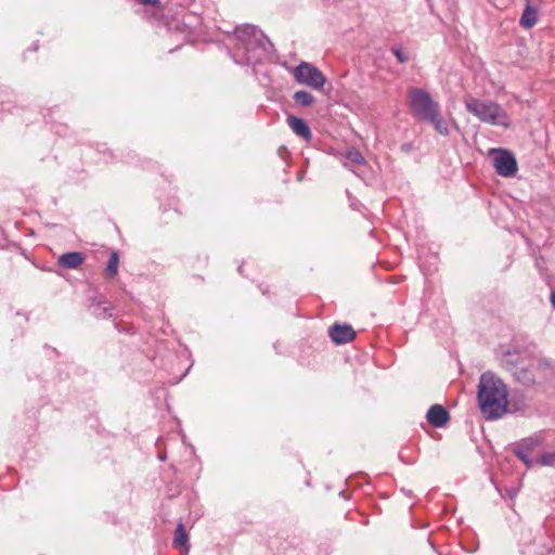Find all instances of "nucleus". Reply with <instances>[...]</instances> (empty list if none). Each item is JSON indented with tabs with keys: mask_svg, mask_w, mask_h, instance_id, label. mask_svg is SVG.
<instances>
[{
	"mask_svg": "<svg viewBox=\"0 0 555 555\" xmlns=\"http://www.w3.org/2000/svg\"><path fill=\"white\" fill-rule=\"evenodd\" d=\"M500 361L502 366L512 373L525 359L522 358V352L518 349H506L502 352Z\"/></svg>",
	"mask_w": 555,
	"mask_h": 555,
	"instance_id": "obj_11",
	"label": "nucleus"
},
{
	"mask_svg": "<svg viewBox=\"0 0 555 555\" xmlns=\"http://www.w3.org/2000/svg\"><path fill=\"white\" fill-rule=\"evenodd\" d=\"M550 365H551L550 362L546 360L539 361V366H541V367H548Z\"/></svg>",
	"mask_w": 555,
	"mask_h": 555,
	"instance_id": "obj_25",
	"label": "nucleus"
},
{
	"mask_svg": "<svg viewBox=\"0 0 555 555\" xmlns=\"http://www.w3.org/2000/svg\"><path fill=\"white\" fill-rule=\"evenodd\" d=\"M538 10L537 5L526 4L519 20V25L525 29L532 28L538 22Z\"/></svg>",
	"mask_w": 555,
	"mask_h": 555,
	"instance_id": "obj_15",
	"label": "nucleus"
},
{
	"mask_svg": "<svg viewBox=\"0 0 555 555\" xmlns=\"http://www.w3.org/2000/svg\"><path fill=\"white\" fill-rule=\"evenodd\" d=\"M328 336L335 344L341 345L351 341L356 336V332L350 325L334 324L328 328Z\"/></svg>",
	"mask_w": 555,
	"mask_h": 555,
	"instance_id": "obj_8",
	"label": "nucleus"
},
{
	"mask_svg": "<svg viewBox=\"0 0 555 555\" xmlns=\"http://www.w3.org/2000/svg\"><path fill=\"white\" fill-rule=\"evenodd\" d=\"M286 121H287L288 127L292 129V131L296 135H298L302 140H305L306 142L311 141L312 132H311L308 124L304 119L293 116V115H289V116H287Z\"/></svg>",
	"mask_w": 555,
	"mask_h": 555,
	"instance_id": "obj_10",
	"label": "nucleus"
},
{
	"mask_svg": "<svg viewBox=\"0 0 555 555\" xmlns=\"http://www.w3.org/2000/svg\"><path fill=\"white\" fill-rule=\"evenodd\" d=\"M293 99L295 103L300 107H308L315 101L314 96L310 92L304 90L296 91L293 95Z\"/></svg>",
	"mask_w": 555,
	"mask_h": 555,
	"instance_id": "obj_18",
	"label": "nucleus"
},
{
	"mask_svg": "<svg viewBox=\"0 0 555 555\" xmlns=\"http://www.w3.org/2000/svg\"><path fill=\"white\" fill-rule=\"evenodd\" d=\"M119 255L117 251H112L105 268V274L114 278L118 272Z\"/></svg>",
	"mask_w": 555,
	"mask_h": 555,
	"instance_id": "obj_19",
	"label": "nucleus"
},
{
	"mask_svg": "<svg viewBox=\"0 0 555 555\" xmlns=\"http://www.w3.org/2000/svg\"><path fill=\"white\" fill-rule=\"evenodd\" d=\"M506 492H507L509 498H513V496L516 495V492L513 489H508V490H506Z\"/></svg>",
	"mask_w": 555,
	"mask_h": 555,
	"instance_id": "obj_27",
	"label": "nucleus"
},
{
	"mask_svg": "<svg viewBox=\"0 0 555 555\" xmlns=\"http://www.w3.org/2000/svg\"><path fill=\"white\" fill-rule=\"evenodd\" d=\"M90 307L93 308V314L96 318L104 319L113 315V306L103 296L92 299Z\"/></svg>",
	"mask_w": 555,
	"mask_h": 555,
	"instance_id": "obj_14",
	"label": "nucleus"
},
{
	"mask_svg": "<svg viewBox=\"0 0 555 555\" xmlns=\"http://www.w3.org/2000/svg\"><path fill=\"white\" fill-rule=\"evenodd\" d=\"M234 35L236 42L231 55L236 64L256 65L268 54L271 42L256 26L249 24L237 26Z\"/></svg>",
	"mask_w": 555,
	"mask_h": 555,
	"instance_id": "obj_1",
	"label": "nucleus"
},
{
	"mask_svg": "<svg viewBox=\"0 0 555 555\" xmlns=\"http://www.w3.org/2000/svg\"><path fill=\"white\" fill-rule=\"evenodd\" d=\"M465 107L482 122L505 128L509 126V119L505 111L492 101L469 98L465 101Z\"/></svg>",
	"mask_w": 555,
	"mask_h": 555,
	"instance_id": "obj_3",
	"label": "nucleus"
},
{
	"mask_svg": "<svg viewBox=\"0 0 555 555\" xmlns=\"http://www.w3.org/2000/svg\"><path fill=\"white\" fill-rule=\"evenodd\" d=\"M392 53L397 57L398 62L404 64L409 61V56L401 50L399 47H393L391 49Z\"/></svg>",
	"mask_w": 555,
	"mask_h": 555,
	"instance_id": "obj_22",
	"label": "nucleus"
},
{
	"mask_svg": "<svg viewBox=\"0 0 555 555\" xmlns=\"http://www.w3.org/2000/svg\"><path fill=\"white\" fill-rule=\"evenodd\" d=\"M506 385L491 372L481 374L478 384V405L488 421L503 416L508 406Z\"/></svg>",
	"mask_w": 555,
	"mask_h": 555,
	"instance_id": "obj_2",
	"label": "nucleus"
},
{
	"mask_svg": "<svg viewBox=\"0 0 555 555\" xmlns=\"http://www.w3.org/2000/svg\"><path fill=\"white\" fill-rule=\"evenodd\" d=\"M493 166L496 172L502 177H513L517 170V160L515 156L506 150H493Z\"/></svg>",
	"mask_w": 555,
	"mask_h": 555,
	"instance_id": "obj_7",
	"label": "nucleus"
},
{
	"mask_svg": "<svg viewBox=\"0 0 555 555\" xmlns=\"http://www.w3.org/2000/svg\"><path fill=\"white\" fill-rule=\"evenodd\" d=\"M426 420L431 426L439 428L449 422L450 415L444 406L433 404L427 411Z\"/></svg>",
	"mask_w": 555,
	"mask_h": 555,
	"instance_id": "obj_9",
	"label": "nucleus"
},
{
	"mask_svg": "<svg viewBox=\"0 0 555 555\" xmlns=\"http://www.w3.org/2000/svg\"><path fill=\"white\" fill-rule=\"evenodd\" d=\"M541 2H542V0H526V4L537 5V9H539V5Z\"/></svg>",
	"mask_w": 555,
	"mask_h": 555,
	"instance_id": "obj_23",
	"label": "nucleus"
},
{
	"mask_svg": "<svg viewBox=\"0 0 555 555\" xmlns=\"http://www.w3.org/2000/svg\"><path fill=\"white\" fill-rule=\"evenodd\" d=\"M550 300L552 304V307L555 309V291L551 293Z\"/></svg>",
	"mask_w": 555,
	"mask_h": 555,
	"instance_id": "obj_26",
	"label": "nucleus"
},
{
	"mask_svg": "<svg viewBox=\"0 0 555 555\" xmlns=\"http://www.w3.org/2000/svg\"><path fill=\"white\" fill-rule=\"evenodd\" d=\"M83 260V254L79 251H70L61 255L57 259V264L65 269H77Z\"/></svg>",
	"mask_w": 555,
	"mask_h": 555,
	"instance_id": "obj_13",
	"label": "nucleus"
},
{
	"mask_svg": "<svg viewBox=\"0 0 555 555\" xmlns=\"http://www.w3.org/2000/svg\"><path fill=\"white\" fill-rule=\"evenodd\" d=\"M191 0H177L175 3L180 7L186 5Z\"/></svg>",
	"mask_w": 555,
	"mask_h": 555,
	"instance_id": "obj_24",
	"label": "nucleus"
},
{
	"mask_svg": "<svg viewBox=\"0 0 555 555\" xmlns=\"http://www.w3.org/2000/svg\"><path fill=\"white\" fill-rule=\"evenodd\" d=\"M158 459H159L160 461H165V460H166V454H159Z\"/></svg>",
	"mask_w": 555,
	"mask_h": 555,
	"instance_id": "obj_28",
	"label": "nucleus"
},
{
	"mask_svg": "<svg viewBox=\"0 0 555 555\" xmlns=\"http://www.w3.org/2000/svg\"><path fill=\"white\" fill-rule=\"evenodd\" d=\"M425 121L430 122L435 127L436 131L439 132L440 134H442V135L449 134L448 125H447L446 120L443 119V117L440 115L439 108L431 116H429Z\"/></svg>",
	"mask_w": 555,
	"mask_h": 555,
	"instance_id": "obj_16",
	"label": "nucleus"
},
{
	"mask_svg": "<svg viewBox=\"0 0 555 555\" xmlns=\"http://www.w3.org/2000/svg\"><path fill=\"white\" fill-rule=\"evenodd\" d=\"M512 375L518 383L527 387L535 383V376L525 361L512 372Z\"/></svg>",
	"mask_w": 555,
	"mask_h": 555,
	"instance_id": "obj_12",
	"label": "nucleus"
},
{
	"mask_svg": "<svg viewBox=\"0 0 555 555\" xmlns=\"http://www.w3.org/2000/svg\"><path fill=\"white\" fill-rule=\"evenodd\" d=\"M345 157L347 160L351 162V163H354V164H359V165H362L365 163L364 160V157L362 156V154L356 150V149H350L346 152L345 154Z\"/></svg>",
	"mask_w": 555,
	"mask_h": 555,
	"instance_id": "obj_21",
	"label": "nucleus"
},
{
	"mask_svg": "<svg viewBox=\"0 0 555 555\" xmlns=\"http://www.w3.org/2000/svg\"><path fill=\"white\" fill-rule=\"evenodd\" d=\"M535 464L540 466H555V450L545 451L535 459Z\"/></svg>",
	"mask_w": 555,
	"mask_h": 555,
	"instance_id": "obj_20",
	"label": "nucleus"
},
{
	"mask_svg": "<svg viewBox=\"0 0 555 555\" xmlns=\"http://www.w3.org/2000/svg\"><path fill=\"white\" fill-rule=\"evenodd\" d=\"M188 541L189 537L185 531L184 525L182 522H179L175 531L173 545L176 547H183L185 551H189L190 545L188 544Z\"/></svg>",
	"mask_w": 555,
	"mask_h": 555,
	"instance_id": "obj_17",
	"label": "nucleus"
},
{
	"mask_svg": "<svg viewBox=\"0 0 555 555\" xmlns=\"http://www.w3.org/2000/svg\"><path fill=\"white\" fill-rule=\"evenodd\" d=\"M542 438L539 435H532L517 441L513 446L514 454L527 466L532 467L535 460L532 457L533 452L542 446Z\"/></svg>",
	"mask_w": 555,
	"mask_h": 555,
	"instance_id": "obj_6",
	"label": "nucleus"
},
{
	"mask_svg": "<svg viewBox=\"0 0 555 555\" xmlns=\"http://www.w3.org/2000/svg\"><path fill=\"white\" fill-rule=\"evenodd\" d=\"M410 108L413 115L422 121H425L439 107L430 94L421 88H412L409 90Z\"/></svg>",
	"mask_w": 555,
	"mask_h": 555,
	"instance_id": "obj_4",
	"label": "nucleus"
},
{
	"mask_svg": "<svg viewBox=\"0 0 555 555\" xmlns=\"http://www.w3.org/2000/svg\"><path fill=\"white\" fill-rule=\"evenodd\" d=\"M294 77L298 83L308 86L315 90H321L326 81L322 72L307 62H301L295 67Z\"/></svg>",
	"mask_w": 555,
	"mask_h": 555,
	"instance_id": "obj_5",
	"label": "nucleus"
}]
</instances>
